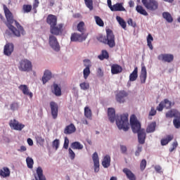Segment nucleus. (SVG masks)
<instances>
[{
    "mask_svg": "<svg viewBox=\"0 0 180 180\" xmlns=\"http://www.w3.org/2000/svg\"><path fill=\"white\" fill-rule=\"evenodd\" d=\"M155 115H157V110L154 108V107H152L149 112V116H155Z\"/></svg>",
    "mask_w": 180,
    "mask_h": 180,
    "instance_id": "4d7b16f0",
    "label": "nucleus"
},
{
    "mask_svg": "<svg viewBox=\"0 0 180 180\" xmlns=\"http://www.w3.org/2000/svg\"><path fill=\"white\" fill-rule=\"evenodd\" d=\"M178 147V141H174L172 144V148L169 149V153H172L174 150H176V148Z\"/></svg>",
    "mask_w": 180,
    "mask_h": 180,
    "instance_id": "09e8293b",
    "label": "nucleus"
},
{
    "mask_svg": "<svg viewBox=\"0 0 180 180\" xmlns=\"http://www.w3.org/2000/svg\"><path fill=\"white\" fill-rule=\"evenodd\" d=\"M174 140V135H167L166 138L161 139L160 143L161 146H167L170 141Z\"/></svg>",
    "mask_w": 180,
    "mask_h": 180,
    "instance_id": "393cba45",
    "label": "nucleus"
},
{
    "mask_svg": "<svg viewBox=\"0 0 180 180\" xmlns=\"http://www.w3.org/2000/svg\"><path fill=\"white\" fill-rule=\"evenodd\" d=\"M86 40V36L84 34H78L77 32H74L71 34L70 41L81 43Z\"/></svg>",
    "mask_w": 180,
    "mask_h": 180,
    "instance_id": "9d476101",
    "label": "nucleus"
},
{
    "mask_svg": "<svg viewBox=\"0 0 180 180\" xmlns=\"http://www.w3.org/2000/svg\"><path fill=\"white\" fill-rule=\"evenodd\" d=\"M9 126L13 130H17L18 131H22L25 129V124L19 122V121L14 120H11L9 122Z\"/></svg>",
    "mask_w": 180,
    "mask_h": 180,
    "instance_id": "6e6552de",
    "label": "nucleus"
},
{
    "mask_svg": "<svg viewBox=\"0 0 180 180\" xmlns=\"http://www.w3.org/2000/svg\"><path fill=\"white\" fill-rule=\"evenodd\" d=\"M84 116L87 117V119L92 117V111L89 109V107L84 108Z\"/></svg>",
    "mask_w": 180,
    "mask_h": 180,
    "instance_id": "4c0bfd02",
    "label": "nucleus"
},
{
    "mask_svg": "<svg viewBox=\"0 0 180 180\" xmlns=\"http://www.w3.org/2000/svg\"><path fill=\"white\" fill-rule=\"evenodd\" d=\"M10 109L14 112V110H18L19 109V104L17 102H13L10 105Z\"/></svg>",
    "mask_w": 180,
    "mask_h": 180,
    "instance_id": "de8ad7c7",
    "label": "nucleus"
},
{
    "mask_svg": "<svg viewBox=\"0 0 180 180\" xmlns=\"http://www.w3.org/2000/svg\"><path fill=\"white\" fill-rule=\"evenodd\" d=\"M37 175L38 177L35 175V180H46V176L43 174V169L40 167L37 169Z\"/></svg>",
    "mask_w": 180,
    "mask_h": 180,
    "instance_id": "4be33fe9",
    "label": "nucleus"
},
{
    "mask_svg": "<svg viewBox=\"0 0 180 180\" xmlns=\"http://www.w3.org/2000/svg\"><path fill=\"white\" fill-rule=\"evenodd\" d=\"M147 44H148V46L149 47V49H150V50H153V49H154L153 46V44H152L151 41L147 42Z\"/></svg>",
    "mask_w": 180,
    "mask_h": 180,
    "instance_id": "774afa93",
    "label": "nucleus"
},
{
    "mask_svg": "<svg viewBox=\"0 0 180 180\" xmlns=\"http://www.w3.org/2000/svg\"><path fill=\"white\" fill-rule=\"evenodd\" d=\"M49 105L53 119H57L58 117V104L54 101H51Z\"/></svg>",
    "mask_w": 180,
    "mask_h": 180,
    "instance_id": "9b49d317",
    "label": "nucleus"
},
{
    "mask_svg": "<svg viewBox=\"0 0 180 180\" xmlns=\"http://www.w3.org/2000/svg\"><path fill=\"white\" fill-rule=\"evenodd\" d=\"M123 71V68L122 66L117 65V64H113L111 66V73L112 75H116V74H120Z\"/></svg>",
    "mask_w": 180,
    "mask_h": 180,
    "instance_id": "aec40b11",
    "label": "nucleus"
},
{
    "mask_svg": "<svg viewBox=\"0 0 180 180\" xmlns=\"http://www.w3.org/2000/svg\"><path fill=\"white\" fill-rule=\"evenodd\" d=\"M76 130L75 125H74V124H70L65 128L64 133L65 134H72V133H75Z\"/></svg>",
    "mask_w": 180,
    "mask_h": 180,
    "instance_id": "412c9836",
    "label": "nucleus"
},
{
    "mask_svg": "<svg viewBox=\"0 0 180 180\" xmlns=\"http://www.w3.org/2000/svg\"><path fill=\"white\" fill-rule=\"evenodd\" d=\"M142 4L147 11L154 12L158 9V1L155 0H142Z\"/></svg>",
    "mask_w": 180,
    "mask_h": 180,
    "instance_id": "423d86ee",
    "label": "nucleus"
},
{
    "mask_svg": "<svg viewBox=\"0 0 180 180\" xmlns=\"http://www.w3.org/2000/svg\"><path fill=\"white\" fill-rule=\"evenodd\" d=\"M150 43L154 41V38L153 37L151 34H148V35L147 37V42H150Z\"/></svg>",
    "mask_w": 180,
    "mask_h": 180,
    "instance_id": "052dcab7",
    "label": "nucleus"
},
{
    "mask_svg": "<svg viewBox=\"0 0 180 180\" xmlns=\"http://www.w3.org/2000/svg\"><path fill=\"white\" fill-rule=\"evenodd\" d=\"M50 79H51V72L49 70H46L42 77V82L43 84H46L48 82V81H50Z\"/></svg>",
    "mask_w": 180,
    "mask_h": 180,
    "instance_id": "bb28decb",
    "label": "nucleus"
},
{
    "mask_svg": "<svg viewBox=\"0 0 180 180\" xmlns=\"http://www.w3.org/2000/svg\"><path fill=\"white\" fill-rule=\"evenodd\" d=\"M122 172H124V174H125V175L127 176V177L128 178V179L129 180H136V175H134L131 171L130 169H127V168H124Z\"/></svg>",
    "mask_w": 180,
    "mask_h": 180,
    "instance_id": "b1692460",
    "label": "nucleus"
},
{
    "mask_svg": "<svg viewBox=\"0 0 180 180\" xmlns=\"http://www.w3.org/2000/svg\"><path fill=\"white\" fill-rule=\"evenodd\" d=\"M165 103H169V102H168V98H165L163 101L160 103L156 108L157 110H158V112H162L164 108H165Z\"/></svg>",
    "mask_w": 180,
    "mask_h": 180,
    "instance_id": "f704fd0d",
    "label": "nucleus"
},
{
    "mask_svg": "<svg viewBox=\"0 0 180 180\" xmlns=\"http://www.w3.org/2000/svg\"><path fill=\"white\" fill-rule=\"evenodd\" d=\"M92 160L94 162V172H98L99 171V156H98V153L95 152L92 155Z\"/></svg>",
    "mask_w": 180,
    "mask_h": 180,
    "instance_id": "2eb2a0df",
    "label": "nucleus"
},
{
    "mask_svg": "<svg viewBox=\"0 0 180 180\" xmlns=\"http://www.w3.org/2000/svg\"><path fill=\"white\" fill-rule=\"evenodd\" d=\"M63 27H64V24H56V25L50 27V33L54 36H60V34H63V32L64 30Z\"/></svg>",
    "mask_w": 180,
    "mask_h": 180,
    "instance_id": "0eeeda50",
    "label": "nucleus"
},
{
    "mask_svg": "<svg viewBox=\"0 0 180 180\" xmlns=\"http://www.w3.org/2000/svg\"><path fill=\"white\" fill-rule=\"evenodd\" d=\"M11 175V171L8 167H3L2 169L0 170V176L3 178H6Z\"/></svg>",
    "mask_w": 180,
    "mask_h": 180,
    "instance_id": "c85d7f7f",
    "label": "nucleus"
},
{
    "mask_svg": "<svg viewBox=\"0 0 180 180\" xmlns=\"http://www.w3.org/2000/svg\"><path fill=\"white\" fill-rule=\"evenodd\" d=\"M26 162H27V167L32 169V168H33V165L34 164L33 159L30 157H27L26 158Z\"/></svg>",
    "mask_w": 180,
    "mask_h": 180,
    "instance_id": "58836bf2",
    "label": "nucleus"
},
{
    "mask_svg": "<svg viewBox=\"0 0 180 180\" xmlns=\"http://www.w3.org/2000/svg\"><path fill=\"white\" fill-rule=\"evenodd\" d=\"M27 148H26V146H20V148L18 149V151H20L21 153L23 152V151H26Z\"/></svg>",
    "mask_w": 180,
    "mask_h": 180,
    "instance_id": "69168bd1",
    "label": "nucleus"
},
{
    "mask_svg": "<svg viewBox=\"0 0 180 180\" xmlns=\"http://www.w3.org/2000/svg\"><path fill=\"white\" fill-rule=\"evenodd\" d=\"M98 39L104 43V44H108L110 49H113L116 46L115 34H113V31L110 29L106 30V37L101 36Z\"/></svg>",
    "mask_w": 180,
    "mask_h": 180,
    "instance_id": "20e7f679",
    "label": "nucleus"
},
{
    "mask_svg": "<svg viewBox=\"0 0 180 180\" xmlns=\"http://www.w3.org/2000/svg\"><path fill=\"white\" fill-rule=\"evenodd\" d=\"M91 68H85L83 70V75H84V79H87L88 77H89V75L91 74Z\"/></svg>",
    "mask_w": 180,
    "mask_h": 180,
    "instance_id": "ea45409f",
    "label": "nucleus"
},
{
    "mask_svg": "<svg viewBox=\"0 0 180 180\" xmlns=\"http://www.w3.org/2000/svg\"><path fill=\"white\" fill-rule=\"evenodd\" d=\"M32 62L27 59H22L19 62L18 69L23 72H29L32 71Z\"/></svg>",
    "mask_w": 180,
    "mask_h": 180,
    "instance_id": "39448f33",
    "label": "nucleus"
},
{
    "mask_svg": "<svg viewBox=\"0 0 180 180\" xmlns=\"http://www.w3.org/2000/svg\"><path fill=\"white\" fill-rule=\"evenodd\" d=\"M108 6L110 8V11H112V0H107Z\"/></svg>",
    "mask_w": 180,
    "mask_h": 180,
    "instance_id": "0e129e2a",
    "label": "nucleus"
},
{
    "mask_svg": "<svg viewBox=\"0 0 180 180\" xmlns=\"http://www.w3.org/2000/svg\"><path fill=\"white\" fill-rule=\"evenodd\" d=\"M39 4H40L39 0H34L33 8H37L39 6Z\"/></svg>",
    "mask_w": 180,
    "mask_h": 180,
    "instance_id": "e2e57ef3",
    "label": "nucleus"
},
{
    "mask_svg": "<svg viewBox=\"0 0 180 180\" xmlns=\"http://www.w3.org/2000/svg\"><path fill=\"white\" fill-rule=\"evenodd\" d=\"M102 165L103 168H109V167H110V156L109 155H107L103 158Z\"/></svg>",
    "mask_w": 180,
    "mask_h": 180,
    "instance_id": "a878e982",
    "label": "nucleus"
},
{
    "mask_svg": "<svg viewBox=\"0 0 180 180\" xmlns=\"http://www.w3.org/2000/svg\"><path fill=\"white\" fill-rule=\"evenodd\" d=\"M162 17L169 23H172V22H174V18H172V15H171V14L169 13H168V12H164L162 13Z\"/></svg>",
    "mask_w": 180,
    "mask_h": 180,
    "instance_id": "473e14b6",
    "label": "nucleus"
},
{
    "mask_svg": "<svg viewBox=\"0 0 180 180\" xmlns=\"http://www.w3.org/2000/svg\"><path fill=\"white\" fill-rule=\"evenodd\" d=\"M37 142L40 144V146H43L44 144V139L40 136L36 137Z\"/></svg>",
    "mask_w": 180,
    "mask_h": 180,
    "instance_id": "8fccbe9b",
    "label": "nucleus"
},
{
    "mask_svg": "<svg viewBox=\"0 0 180 180\" xmlns=\"http://www.w3.org/2000/svg\"><path fill=\"white\" fill-rule=\"evenodd\" d=\"M52 93L54 94L56 96H61V87L58 86V84H54Z\"/></svg>",
    "mask_w": 180,
    "mask_h": 180,
    "instance_id": "cd10ccee",
    "label": "nucleus"
},
{
    "mask_svg": "<svg viewBox=\"0 0 180 180\" xmlns=\"http://www.w3.org/2000/svg\"><path fill=\"white\" fill-rule=\"evenodd\" d=\"M108 116L111 123H115L116 120V124L120 130H124V131L129 130V114H123L117 116L116 118V111L115 109L108 108Z\"/></svg>",
    "mask_w": 180,
    "mask_h": 180,
    "instance_id": "f03ea898",
    "label": "nucleus"
},
{
    "mask_svg": "<svg viewBox=\"0 0 180 180\" xmlns=\"http://www.w3.org/2000/svg\"><path fill=\"white\" fill-rule=\"evenodd\" d=\"M127 96V93L124 91H120L116 96V101L119 103H124V98Z\"/></svg>",
    "mask_w": 180,
    "mask_h": 180,
    "instance_id": "a211bd4d",
    "label": "nucleus"
},
{
    "mask_svg": "<svg viewBox=\"0 0 180 180\" xmlns=\"http://www.w3.org/2000/svg\"><path fill=\"white\" fill-rule=\"evenodd\" d=\"M27 143H28L29 146H33V140H32V139L28 138Z\"/></svg>",
    "mask_w": 180,
    "mask_h": 180,
    "instance_id": "338daca9",
    "label": "nucleus"
},
{
    "mask_svg": "<svg viewBox=\"0 0 180 180\" xmlns=\"http://www.w3.org/2000/svg\"><path fill=\"white\" fill-rule=\"evenodd\" d=\"M94 19L98 26H100L101 27H103V26H105V23L103 22V20H102V18H101V17L95 15Z\"/></svg>",
    "mask_w": 180,
    "mask_h": 180,
    "instance_id": "e433bc0d",
    "label": "nucleus"
},
{
    "mask_svg": "<svg viewBox=\"0 0 180 180\" xmlns=\"http://www.w3.org/2000/svg\"><path fill=\"white\" fill-rule=\"evenodd\" d=\"M22 11L24 13H29L32 11V5L24 4L22 6Z\"/></svg>",
    "mask_w": 180,
    "mask_h": 180,
    "instance_id": "79ce46f5",
    "label": "nucleus"
},
{
    "mask_svg": "<svg viewBox=\"0 0 180 180\" xmlns=\"http://www.w3.org/2000/svg\"><path fill=\"white\" fill-rule=\"evenodd\" d=\"M85 26V22L83 21H81L78 25H77V30L78 32H80L81 33H83L84 32V27Z\"/></svg>",
    "mask_w": 180,
    "mask_h": 180,
    "instance_id": "a18cd8bd",
    "label": "nucleus"
},
{
    "mask_svg": "<svg viewBox=\"0 0 180 180\" xmlns=\"http://www.w3.org/2000/svg\"><path fill=\"white\" fill-rule=\"evenodd\" d=\"M116 20L117 22H118L119 25H121V27H122V29H124V30H126V27L127 26V23L124 22V20H123V18H122V17L117 15L116 17Z\"/></svg>",
    "mask_w": 180,
    "mask_h": 180,
    "instance_id": "72a5a7b5",
    "label": "nucleus"
},
{
    "mask_svg": "<svg viewBox=\"0 0 180 180\" xmlns=\"http://www.w3.org/2000/svg\"><path fill=\"white\" fill-rule=\"evenodd\" d=\"M46 23L50 25V27L56 26L57 25V16L49 14L46 18Z\"/></svg>",
    "mask_w": 180,
    "mask_h": 180,
    "instance_id": "f3484780",
    "label": "nucleus"
},
{
    "mask_svg": "<svg viewBox=\"0 0 180 180\" xmlns=\"http://www.w3.org/2000/svg\"><path fill=\"white\" fill-rule=\"evenodd\" d=\"M158 59L160 61H164L165 63H172V61H174V55L162 53L158 56Z\"/></svg>",
    "mask_w": 180,
    "mask_h": 180,
    "instance_id": "f8f14e48",
    "label": "nucleus"
},
{
    "mask_svg": "<svg viewBox=\"0 0 180 180\" xmlns=\"http://www.w3.org/2000/svg\"><path fill=\"white\" fill-rule=\"evenodd\" d=\"M111 11L112 12H124L126 8H124L122 3H117L112 6Z\"/></svg>",
    "mask_w": 180,
    "mask_h": 180,
    "instance_id": "6ab92c4d",
    "label": "nucleus"
},
{
    "mask_svg": "<svg viewBox=\"0 0 180 180\" xmlns=\"http://www.w3.org/2000/svg\"><path fill=\"white\" fill-rule=\"evenodd\" d=\"M52 147H53V148H55L56 150H58V147H60V140L59 139H55L52 142Z\"/></svg>",
    "mask_w": 180,
    "mask_h": 180,
    "instance_id": "49530a36",
    "label": "nucleus"
},
{
    "mask_svg": "<svg viewBox=\"0 0 180 180\" xmlns=\"http://www.w3.org/2000/svg\"><path fill=\"white\" fill-rule=\"evenodd\" d=\"M142 150H143V147L139 146L138 148H137V150L135 152V155L136 157H139V155H140V153H141Z\"/></svg>",
    "mask_w": 180,
    "mask_h": 180,
    "instance_id": "5fc2aeb1",
    "label": "nucleus"
},
{
    "mask_svg": "<svg viewBox=\"0 0 180 180\" xmlns=\"http://www.w3.org/2000/svg\"><path fill=\"white\" fill-rule=\"evenodd\" d=\"M15 49V46L12 43H8L4 46V56H7V57H10L12 56V53H13V50Z\"/></svg>",
    "mask_w": 180,
    "mask_h": 180,
    "instance_id": "ddd939ff",
    "label": "nucleus"
},
{
    "mask_svg": "<svg viewBox=\"0 0 180 180\" xmlns=\"http://www.w3.org/2000/svg\"><path fill=\"white\" fill-rule=\"evenodd\" d=\"M130 124L133 132L137 133L138 134V141L139 144H144V143H146V137H147L146 130L141 129V124L137 120V117L134 115H132L130 117Z\"/></svg>",
    "mask_w": 180,
    "mask_h": 180,
    "instance_id": "7ed1b4c3",
    "label": "nucleus"
},
{
    "mask_svg": "<svg viewBox=\"0 0 180 180\" xmlns=\"http://www.w3.org/2000/svg\"><path fill=\"white\" fill-rule=\"evenodd\" d=\"M69 154L70 160H74V158H75V153H74V150L72 149L69 148Z\"/></svg>",
    "mask_w": 180,
    "mask_h": 180,
    "instance_id": "864d4df0",
    "label": "nucleus"
},
{
    "mask_svg": "<svg viewBox=\"0 0 180 180\" xmlns=\"http://www.w3.org/2000/svg\"><path fill=\"white\" fill-rule=\"evenodd\" d=\"M120 150L122 154H126V153H127V148L123 145L120 146Z\"/></svg>",
    "mask_w": 180,
    "mask_h": 180,
    "instance_id": "13d9d810",
    "label": "nucleus"
},
{
    "mask_svg": "<svg viewBox=\"0 0 180 180\" xmlns=\"http://www.w3.org/2000/svg\"><path fill=\"white\" fill-rule=\"evenodd\" d=\"M136 11L138 13L143 15V16H148V13H147V11H146V9H144L141 6H136Z\"/></svg>",
    "mask_w": 180,
    "mask_h": 180,
    "instance_id": "2f4dec72",
    "label": "nucleus"
},
{
    "mask_svg": "<svg viewBox=\"0 0 180 180\" xmlns=\"http://www.w3.org/2000/svg\"><path fill=\"white\" fill-rule=\"evenodd\" d=\"M71 148L73 150H82L84 146H82L79 142H73L71 145Z\"/></svg>",
    "mask_w": 180,
    "mask_h": 180,
    "instance_id": "c9c22d12",
    "label": "nucleus"
},
{
    "mask_svg": "<svg viewBox=\"0 0 180 180\" xmlns=\"http://www.w3.org/2000/svg\"><path fill=\"white\" fill-rule=\"evenodd\" d=\"M138 77H139V68L136 67L134 71L129 75V81H131V82H133L136 81V79H137Z\"/></svg>",
    "mask_w": 180,
    "mask_h": 180,
    "instance_id": "5701e85b",
    "label": "nucleus"
},
{
    "mask_svg": "<svg viewBox=\"0 0 180 180\" xmlns=\"http://www.w3.org/2000/svg\"><path fill=\"white\" fill-rule=\"evenodd\" d=\"M127 23L129 26H131L132 27H136V22H133V19H128Z\"/></svg>",
    "mask_w": 180,
    "mask_h": 180,
    "instance_id": "6e6d98bb",
    "label": "nucleus"
},
{
    "mask_svg": "<svg viewBox=\"0 0 180 180\" xmlns=\"http://www.w3.org/2000/svg\"><path fill=\"white\" fill-rule=\"evenodd\" d=\"M146 167H147V160H146V159H143L141 161V163H140L141 171H144Z\"/></svg>",
    "mask_w": 180,
    "mask_h": 180,
    "instance_id": "c03bdc74",
    "label": "nucleus"
},
{
    "mask_svg": "<svg viewBox=\"0 0 180 180\" xmlns=\"http://www.w3.org/2000/svg\"><path fill=\"white\" fill-rule=\"evenodd\" d=\"M20 91H22L24 95H27V96H30V99L33 98V93L30 92L29 90V87L26 84H21L18 86Z\"/></svg>",
    "mask_w": 180,
    "mask_h": 180,
    "instance_id": "dca6fc26",
    "label": "nucleus"
},
{
    "mask_svg": "<svg viewBox=\"0 0 180 180\" xmlns=\"http://www.w3.org/2000/svg\"><path fill=\"white\" fill-rule=\"evenodd\" d=\"M97 75L98 77H103V71H102V69L101 68L97 70Z\"/></svg>",
    "mask_w": 180,
    "mask_h": 180,
    "instance_id": "680f3d73",
    "label": "nucleus"
},
{
    "mask_svg": "<svg viewBox=\"0 0 180 180\" xmlns=\"http://www.w3.org/2000/svg\"><path fill=\"white\" fill-rule=\"evenodd\" d=\"M49 46L55 50V51H60V44H58V41L57 40V37L54 35H49Z\"/></svg>",
    "mask_w": 180,
    "mask_h": 180,
    "instance_id": "1a4fd4ad",
    "label": "nucleus"
},
{
    "mask_svg": "<svg viewBox=\"0 0 180 180\" xmlns=\"http://www.w3.org/2000/svg\"><path fill=\"white\" fill-rule=\"evenodd\" d=\"M3 8L6 18V22H5L6 26H7L15 37H20L21 34L25 36V34H26L25 29L13 18V14H12V12L8 8V6L4 4Z\"/></svg>",
    "mask_w": 180,
    "mask_h": 180,
    "instance_id": "f257e3e1",
    "label": "nucleus"
},
{
    "mask_svg": "<svg viewBox=\"0 0 180 180\" xmlns=\"http://www.w3.org/2000/svg\"><path fill=\"white\" fill-rule=\"evenodd\" d=\"M169 103H165V108H166V109H171V107L172 106V103H171V101H169V100H168Z\"/></svg>",
    "mask_w": 180,
    "mask_h": 180,
    "instance_id": "bf43d9fd",
    "label": "nucleus"
},
{
    "mask_svg": "<svg viewBox=\"0 0 180 180\" xmlns=\"http://www.w3.org/2000/svg\"><path fill=\"white\" fill-rule=\"evenodd\" d=\"M141 84H146L147 79V68L144 65V63L141 64V75L139 76Z\"/></svg>",
    "mask_w": 180,
    "mask_h": 180,
    "instance_id": "4468645a",
    "label": "nucleus"
},
{
    "mask_svg": "<svg viewBox=\"0 0 180 180\" xmlns=\"http://www.w3.org/2000/svg\"><path fill=\"white\" fill-rule=\"evenodd\" d=\"M98 58L101 61H103V60H108L109 59V53H108V51L106 50H103L101 51V54L98 56Z\"/></svg>",
    "mask_w": 180,
    "mask_h": 180,
    "instance_id": "7c9ffc66",
    "label": "nucleus"
},
{
    "mask_svg": "<svg viewBox=\"0 0 180 180\" xmlns=\"http://www.w3.org/2000/svg\"><path fill=\"white\" fill-rule=\"evenodd\" d=\"M68 144H70V140H68V138L65 137L63 147L65 148V150H68Z\"/></svg>",
    "mask_w": 180,
    "mask_h": 180,
    "instance_id": "603ef678",
    "label": "nucleus"
},
{
    "mask_svg": "<svg viewBox=\"0 0 180 180\" xmlns=\"http://www.w3.org/2000/svg\"><path fill=\"white\" fill-rule=\"evenodd\" d=\"M84 2L90 11L94 9V1L92 0H84Z\"/></svg>",
    "mask_w": 180,
    "mask_h": 180,
    "instance_id": "37998d69",
    "label": "nucleus"
},
{
    "mask_svg": "<svg viewBox=\"0 0 180 180\" xmlns=\"http://www.w3.org/2000/svg\"><path fill=\"white\" fill-rule=\"evenodd\" d=\"M84 67H86V68H91V67L92 66V65H91V60L86 59L84 60Z\"/></svg>",
    "mask_w": 180,
    "mask_h": 180,
    "instance_id": "3c124183",
    "label": "nucleus"
},
{
    "mask_svg": "<svg viewBox=\"0 0 180 180\" xmlns=\"http://www.w3.org/2000/svg\"><path fill=\"white\" fill-rule=\"evenodd\" d=\"M155 127H157V123H155V122H151L146 128V132L154 133V131H155Z\"/></svg>",
    "mask_w": 180,
    "mask_h": 180,
    "instance_id": "c756f323",
    "label": "nucleus"
},
{
    "mask_svg": "<svg viewBox=\"0 0 180 180\" xmlns=\"http://www.w3.org/2000/svg\"><path fill=\"white\" fill-rule=\"evenodd\" d=\"M79 86L82 91H88L89 89V83L84 82L80 83Z\"/></svg>",
    "mask_w": 180,
    "mask_h": 180,
    "instance_id": "a19ab883",
    "label": "nucleus"
}]
</instances>
